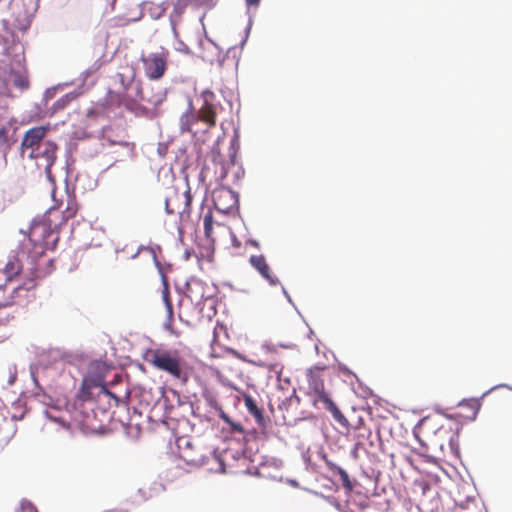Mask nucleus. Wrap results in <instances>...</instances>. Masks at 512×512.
<instances>
[{
	"mask_svg": "<svg viewBox=\"0 0 512 512\" xmlns=\"http://www.w3.org/2000/svg\"><path fill=\"white\" fill-rule=\"evenodd\" d=\"M178 456L186 464L191 466H201L207 459L206 449L201 445L195 444L187 436L178 437L176 440Z\"/></svg>",
	"mask_w": 512,
	"mask_h": 512,
	"instance_id": "6e6552de",
	"label": "nucleus"
},
{
	"mask_svg": "<svg viewBox=\"0 0 512 512\" xmlns=\"http://www.w3.org/2000/svg\"><path fill=\"white\" fill-rule=\"evenodd\" d=\"M74 98L75 96H73L72 94H66L55 101V103L53 104V108L55 110L64 109Z\"/></svg>",
	"mask_w": 512,
	"mask_h": 512,
	"instance_id": "c85d7f7f",
	"label": "nucleus"
},
{
	"mask_svg": "<svg viewBox=\"0 0 512 512\" xmlns=\"http://www.w3.org/2000/svg\"><path fill=\"white\" fill-rule=\"evenodd\" d=\"M321 459L324 461L326 467L329 469L330 472H332V474L339 475L343 487H345L348 490L353 489V484L350 480V477L344 469L336 465L332 460L328 458L326 454H322Z\"/></svg>",
	"mask_w": 512,
	"mask_h": 512,
	"instance_id": "dca6fc26",
	"label": "nucleus"
},
{
	"mask_svg": "<svg viewBox=\"0 0 512 512\" xmlns=\"http://www.w3.org/2000/svg\"><path fill=\"white\" fill-rule=\"evenodd\" d=\"M306 394L309 397L312 405L316 409H325L332 414L333 418L339 424H341L343 426L348 425V420L343 415V413L339 410L337 405L333 402L329 393L325 389H323L322 391H319L318 393L307 392Z\"/></svg>",
	"mask_w": 512,
	"mask_h": 512,
	"instance_id": "9d476101",
	"label": "nucleus"
},
{
	"mask_svg": "<svg viewBox=\"0 0 512 512\" xmlns=\"http://www.w3.org/2000/svg\"><path fill=\"white\" fill-rule=\"evenodd\" d=\"M460 407H467L471 410V418H475L479 409H480V402L476 399H469V400H463L459 403Z\"/></svg>",
	"mask_w": 512,
	"mask_h": 512,
	"instance_id": "a878e982",
	"label": "nucleus"
},
{
	"mask_svg": "<svg viewBox=\"0 0 512 512\" xmlns=\"http://www.w3.org/2000/svg\"><path fill=\"white\" fill-rule=\"evenodd\" d=\"M192 195L190 188L183 191L170 188L165 198V210L167 214L178 215L181 221H187L191 215Z\"/></svg>",
	"mask_w": 512,
	"mask_h": 512,
	"instance_id": "0eeeda50",
	"label": "nucleus"
},
{
	"mask_svg": "<svg viewBox=\"0 0 512 512\" xmlns=\"http://www.w3.org/2000/svg\"><path fill=\"white\" fill-rule=\"evenodd\" d=\"M283 293L288 297V294L284 288H283Z\"/></svg>",
	"mask_w": 512,
	"mask_h": 512,
	"instance_id": "e433bc0d",
	"label": "nucleus"
},
{
	"mask_svg": "<svg viewBox=\"0 0 512 512\" xmlns=\"http://www.w3.org/2000/svg\"><path fill=\"white\" fill-rule=\"evenodd\" d=\"M165 98L166 92L163 89L159 88L156 92L148 94L144 92L142 84L138 82L135 85V94H127L124 97V106L136 115H145L148 110L142 102L157 107L163 103Z\"/></svg>",
	"mask_w": 512,
	"mask_h": 512,
	"instance_id": "423d86ee",
	"label": "nucleus"
},
{
	"mask_svg": "<svg viewBox=\"0 0 512 512\" xmlns=\"http://www.w3.org/2000/svg\"><path fill=\"white\" fill-rule=\"evenodd\" d=\"M248 244H250L251 246H253L255 248H260V245H259L258 241H256V240H249Z\"/></svg>",
	"mask_w": 512,
	"mask_h": 512,
	"instance_id": "72a5a7b5",
	"label": "nucleus"
},
{
	"mask_svg": "<svg viewBox=\"0 0 512 512\" xmlns=\"http://www.w3.org/2000/svg\"><path fill=\"white\" fill-rule=\"evenodd\" d=\"M9 282H11L9 276L5 274L3 269H0V308L9 304V300L5 296V288Z\"/></svg>",
	"mask_w": 512,
	"mask_h": 512,
	"instance_id": "b1692460",
	"label": "nucleus"
},
{
	"mask_svg": "<svg viewBox=\"0 0 512 512\" xmlns=\"http://www.w3.org/2000/svg\"><path fill=\"white\" fill-rule=\"evenodd\" d=\"M169 52L162 50L148 55H142L140 61L145 76L152 81L160 80L166 73Z\"/></svg>",
	"mask_w": 512,
	"mask_h": 512,
	"instance_id": "1a4fd4ad",
	"label": "nucleus"
},
{
	"mask_svg": "<svg viewBox=\"0 0 512 512\" xmlns=\"http://www.w3.org/2000/svg\"><path fill=\"white\" fill-rule=\"evenodd\" d=\"M211 156H212V163L214 166L215 178L218 181H222L227 176L228 166L234 164V159H233V157H231V160L229 162L225 161L223 156L216 149H213L211 151Z\"/></svg>",
	"mask_w": 512,
	"mask_h": 512,
	"instance_id": "2eb2a0df",
	"label": "nucleus"
},
{
	"mask_svg": "<svg viewBox=\"0 0 512 512\" xmlns=\"http://www.w3.org/2000/svg\"><path fill=\"white\" fill-rule=\"evenodd\" d=\"M185 296L195 304L201 303L206 298L203 282L198 279H190L186 283Z\"/></svg>",
	"mask_w": 512,
	"mask_h": 512,
	"instance_id": "4468645a",
	"label": "nucleus"
},
{
	"mask_svg": "<svg viewBox=\"0 0 512 512\" xmlns=\"http://www.w3.org/2000/svg\"><path fill=\"white\" fill-rule=\"evenodd\" d=\"M212 199L215 209L223 214H230L238 209V195L227 187L216 188L212 192Z\"/></svg>",
	"mask_w": 512,
	"mask_h": 512,
	"instance_id": "9b49d317",
	"label": "nucleus"
},
{
	"mask_svg": "<svg viewBox=\"0 0 512 512\" xmlns=\"http://www.w3.org/2000/svg\"><path fill=\"white\" fill-rule=\"evenodd\" d=\"M243 401L248 412L255 418L258 424H263L264 416L262 410L258 407L257 402L250 394H243Z\"/></svg>",
	"mask_w": 512,
	"mask_h": 512,
	"instance_id": "6ab92c4d",
	"label": "nucleus"
},
{
	"mask_svg": "<svg viewBox=\"0 0 512 512\" xmlns=\"http://www.w3.org/2000/svg\"><path fill=\"white\" fill-rule=\"evenodd\" d=\"M213 216H212V212L209 211L205 216H204V220H203V226H204V234L206 236V238H211L212 237V232H213Z\"/></svg>",
	"mask_w": 512,
	"mask_h": 512,
	"instance_id": "cd10ccee",
	"label": "nucleus"
},
{
	"mask_svg": "<svg viewBox=\"0 0 512 512\" xmlns=\"http://www.w3.org/2000/svg\"><path fill=\"white\" fill-rule=\"evenodd\" d=\"M325 389L324 381L317 374L310 371L308 374V391L318 393Z\"/></svg>",
	"mask_w": 512,
	"mask_h": 512,
	"instance_id": "412c9836",
	"label": "nucleus"
},
{
	"mask_svg": "<svg viewBox=\"0 0 512 512\" xmlns=\"http://www.w3.org/2000/svg\"><path fill=\"white\" fill-rule=\"evenodd\" d=\"M200 97L202 99V105L198 111L200 121L205 123L209 128H212L216 125L217 117L218 104L216 95L210 90H204Z\"/></svg>",
	"mask_w": 512,
	"mask_h": 512,
	"instance_id": "f8f14e48",
	"label": "nucleus"
},
{
	"mask_svg": "<svg viewBox=\"0 0 512 512\" xmlns=\"http://www.w3.org/2000/svg\"><path fill=\"white\" fill-rule=\"evenodd\" d=\"M0 43L4 46V54L11 57L9 64L11 82L21 91L28 89L30 82L22 45L13 34L9 37H1Z\"/></svg>",
	"mask_w": 512,
	"mask_h": 512,
	"instance_id": "20e7f679",
	"label": "nucleus"
},
{
	"mask_svg": "<svg viewBox=\"0 0 512 512\" xmlns=\"http://www.w3.org/2000/svg\"><path fill=\"white\" fill-rule=\"evenodd\" d=\"M58 210H50L42 219L34 221L30 227L28 238L36 253L43 254L46 250H54L59 241L56 221Z\"/></svg>",
	"mask_w": 512,
	"mask_h": 512,
	"instance_id": "7ed1b4c3",
	"label": "nucleus"
},
{
	"mask_svg": "<svg viewBox=\"0 0 512 512\" xmlns=\"http://www.w3.org/2000/svg\"><path fill=\"white\" fill-rule=\"evenodd\" d=\"M260 367L266 368L268 371L275 373L278 377L282 374L283 365L279 361L275 362H260L258 363Z\"/></svg>",
	"mask_w": 512,
	"mask_h": 512,
	"instance_id": "bb28decb",
	"label": "nucleus"
},
{
	"mask_svg": "<svg viewBox=\"0 0 512 512\" xmlns=\"http://www.w3.org/2000/svg\"><path fill=\"white\" fill-rule=\"evenodd\" d=\"M48 126H36L26 131L21 142V155L33 159L39 168H43L48 177L57 159L58 146L51 140H45Z\"/></svg>",
	"mask_w": 512,
	"mask_h": 512,
	"instance_id": "f257e3e1",
	"label": "nucleus"
},
{
	"mask_svg": "<svg viewBox=\"0 0 512 512\" xmlns=\"http://www.w3.org/2000/svg\"><path fill=\"white\" fill-rule=\"evenodd\" d=\"M108 395H111L112 397H115L111 392L107 391Z\"/></svg>",
	"mask_w": 512,
	"mask_h": 512,
	"instance_id": "4c0bfd02",
	"label": "nucleus"
},
{
	"mask_svg": "<svg viewBox=\"0 0 512 512\" xmlns=\"http://www.w3.org/2000/svg\"><path fill=\"white\" fill-rule=\"evenodd\" d=\"M76 212L77 208L74 205L68 206L67 209L63 212V219L67 221L68 219L74 217Z\"/></svg>",
	"mask_w": 512,
	"mask_h": 512,
	"instance_id": "7c9ffc66",
	"label": "nucleus"
},
{
	"mask_svg": "<svg viewBox=\"0 0 512 512\" xmlns=\"http://www.w3.org/2000/svg\"><path fill=\"white\" fill-rule=\"evenodd\" d=\"M13 141V134L11 133V125L0 126V148H8L10 143Z\"/></svg>",
	"mask_w": 512,
	"mask_h": 512,
	"instance_id": "5701e85b",
	"label": "nucleus"
},
{
	"mask_svg": "<svg viewBox=\"0 0 512 512\" xmlns=\"http://www.w3.org/2000/svg\"><path fill=\"white\" fill-rule=\"evenodd\" d=\"M146 360L156 369L166 372L175 379L183 377V359L177 350L151 349Z\"/></svg>",
	"mask_w": 512,
	"mask_h": 512,
	"instance_id": "39448f33",
	"label": "nucleus"
},
{
	"mask_svg": "<svg viewBox=\"0 0 512 512\" xmlns=\"http://www.w3.org/2000/svg\"><path fill=\"white\" fill-rule=\"evenodd\" d=\"M261 0H246L247 6L258 7Z\"/></svg>",
	"mask_w": 512,
	"mask_h": 512,
	"instance_id": "2f4dec72",
	"label": "nucleus"
},
{
	"mask_svg": "<svg viewBox=\"0 0 512 512\" xmlns=\"http://www.w3.org/2000/svg\"><path fill=\"white\" fill-rule=\"evenodd\" d=\"M145 10L148 11L149 15L153 19H159L164 15L166 7L163 4H155L150 2L145 5Z\"/></svg>",
	"mask_w": 512,
	"mask_h": 512,
	"instance_id": "393cba45",
	"label": "nucleus"
},
{
	"mask_svg": "<svg viewBox=\"0 0 512 512\" xmlns=\"http://www.w3.org/2000/svg\"><path fill=\"white\" fill-rule=\"evenodd\" d=\"M16 512H38L34 504L29 501H22Z\"/></svg>",
	"mask_w": 512,
	"mask_h": 512,
	"instance_id": "c756f323",
	"label": "nucleus"
},
{
	"mask_svg": "<svg viewBox=\"0 0 512 512\" xmlns=\"http://www.w3.org/2000/svg\"><path fill=\"white\" fill-rule=\"evenodd\" d=\"M22 270V266L20 264L19 259L13 258L8 261V263L3 268V271H5V274L9 276L10 281L13 280L14 277L19 275V273Z\"/></svg>",
	"mask_w": 512,
	"mask_h": 512,
	"instance_id": "4be33fe9",
	"label": "nucleus"
},
{
	"mask_svg": "<svg viewBox=\"0 0 512 512\" xmlns=\"http://www.w3.org/2000/svg\"><path fill=\"white\" fill-rule=\"evenodd\" d=\"M198 121H200L199 113L195 112L192 100H189L188 110L180 118L181 130L191 132L192 126Z\"/></svg>",
	"mask_w": 512,
	"mask_h": 512,
	"instance_id": "a211bd4d",
	"label": "nucleus"
},
{
	"mask_svg": "<svg viewBox=\"0 0 512 512\" xmlns=\"http://www.w3.org/2000/svg\"><path fill=\"white\" fill-rule=\"evenodd\" d=\"M189 2L190 0H177L174 4L173 11L170 14V20L174 30L176 23L181 20L182 14L184 13V10L188 6Z\"/></svg>",
	"mask_w": 512,
	"mask_h": 512,
	"instance_id": "aec40b11",
	"label": "nucleus"
},
{
	"mask_svg": "<svg viewBox=\"0 0 512 512\" xmlns=\"http://www.w3.org/2000/svg\"><path fill=\"white\" fill-rule=\"evenodd\" d=\"M356 446L363 448L364 447V443L361 442L360 440H358L357 443H356Z\"/></svg>",
	"mask_w": 512,
	"mask_h": 512,
	"instance_id": "f704fd0d",
	"label": "nucleus"
},
{
	"mask_svg": "<svg viewBox=\"0 0 512 512\" xmlns=\"http://www.w3.org/2000/svg\"><path fill=\"white\" fill-rule=\"evenodd\" d=\"M249 263L271 286L280 285L279 278L272 273L271 267L264 255H251Z\"/></svg>",
	"mask_w": 512,
	"mask_h": 512,
	"instance_id": "ddd939ff",
	"label": "nucleus"
},
{
	"mask_svg": "<svg viewBox=\"0 0 512 512\" xmlns=\"http://www.w3.org/2000/svg\"><path fill=\"white\" fill-rule=\"evenodd\" d=\"M64 221H65V220H64V219H62V222H59V224H57V226L62 225V223H63ZM56 228H58V227H56ZM56 230L58 231V229H56Z\"/></svg>",
	"mask_w": 512,
	"mask_h": 512,
	"instance_id": "c9c22d12",
	"label": "nucleus"
},
{
	"mask_svg": "<svg viewBox=\"0 0 512 512\" xmlns=\"http://www.w3.org/2000/svg\"><path fill=\"white\" fill-rule=\"evenodd\" d=\"M128 73L125 72H119L117 74V78L119 79V82L124 90L123 96H122V104L124 105V97L127 94H135V85L138 82L134 81L135 72L132 69H127Z\"/></svg>",
	"mask_w": 512,
	"mask_h": 512,
	"instance_id": "f3484780",
	"label": "nucleus"
},
{
	"mask_svg": "<svg viewBox=\"0 0 512 512\" xmlns=\"http://www.w3.org/2000/svg\"><path fill=\"white\" fill-rule=\"evenodd\" d=\"M457 424L450 417H424L416 427L414 436L418 440L423 453L432 449H443L446 442H451Z\"/></svg>",
	"mask_w": 512,
	"mask_h": 512,
	"instance_id": "f03ea898",
	"label": "nucleus"
},
{
	"mask_svg": "<svg viewBox=\"0 0 512 512\" xmlns=\"http://www.w3.org/2000/svg\"><path fill=\"white\" fill-rule=\"evenodd\" d=\"M370 436H371V431H370V430H367V429H364V430H363V433H360V434L358 435V437H359V438H360V437H367V438H370Z\"/></svg>",
	"mask_w": 512,
	"mask_h": 512,
	"instance_id": "473e14b6",
	"label": "nucleus"
}]
</instances>
